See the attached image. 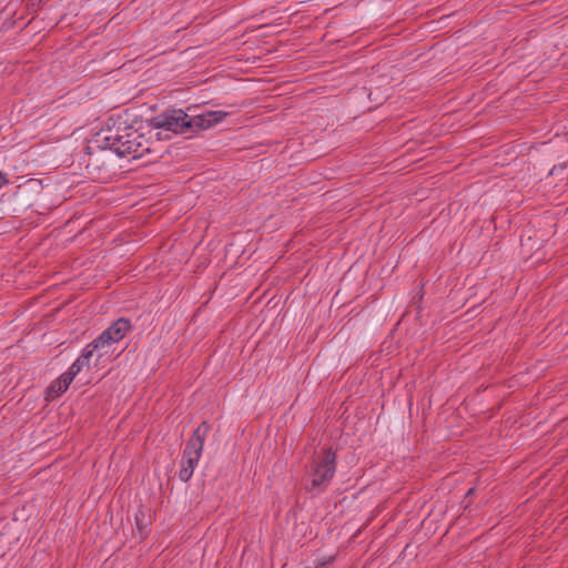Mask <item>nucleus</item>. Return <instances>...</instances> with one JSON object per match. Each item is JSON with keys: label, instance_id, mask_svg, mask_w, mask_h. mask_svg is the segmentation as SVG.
<instances>
[{"label": "nucleus", "instance_id": "2", "mask_svg": "<svg viewBox=\"0 0 568 568\" xmlns=\"http://www.w3.org/2000/svg\"><path fill=\"white\" fill-rule=\"evenodd\" d=\"M209 430L210 425L206 422H202L193 430V434L185 445L182 454L181 469L179 471V478L184 483L189 481L193 476L194 469L202 456L204 442Z\"/></svg>", "mask_w": 568, "mask_h": 568}, {"label": "nucleus", "instance_id": "6", "mask_svg": "<svg viewBox=\"0 0 568 568\" xmlns=\"http://www.w3.org/2000/svg\"><path fill=\"white\" fill-rule=\"evenodd\" d=\"M98 141L101 143V148L103 150L113 151L118 156L124 158L122 154L123 146H121V144L125 143L124 126L103 130L98 134Z\"/></svg>", "mask_w": 568, "mask_h": 568}, {"label": "nucleus", "instance_id": "13", "mask_svg": "<svg viewBox=\"0 0 568 568\" xmlns=\"http://www.w3.org/2000/svg\"><path fill=\"white\" fill-rule=\"evenodd\" d=\"M473 491H474V489H473V488H470V489L468 490L467 495H470Z\"/></svg>", "mask_w": 568, "mask_h": 568}, {"label": "nucleus", "instance_id": "3", "mask_svg": "<svg viewBox=\"0 0 568 568\" xmlns=\"http://www.w3.org/2000/svg\"><path fill=\"white\" fill-rule=\"evenodd\" d=\"M151 124L155 129L174 134L193 133L192 116L181 109L166 110L151 120Z\"/></svg>", "mask_w": 568, "mask_h": 568}, {"label": "nucleus", "instance_id": "12", "mask_svg": "<svg viewBox=\"0 0 568 568\" xmlns=\"http://www.w3.org/2000/svg\"><path fill=\"white\" fill-rule=\"evenodd\" d=\"M98 161H99V158H95L94 161H93V159H91L90 162L88 163V168L91 165H94L95 162H98Z\"/></svg>", "mask_w": 568, "mask_h": 568}, {"label": "nucleus", "instance_id": "7", "mask_svg": "<svg viewBox=\"0 0 568 568\" xmlns=\"http://www.w3.org/2000/svg\"><path fill=\"white\" fill-rule=\"evenodd\" d=\"M231 111H206L201 114L192 116V125L194 132L196 130H205L209 129L220 122H222L227 115H230Z\"/></svg>", "mask_w": 568, "mask_h": 568}, {"label": "nucleus", "instance_id": "1", "mask_svg": "<svg viewBox=\"0 0 568 568\" xmlns=\"http://www.w3.org/2000/svg\"><path fill=\"white\" fill-rule=\"evenodd\" d=\"M337 455L332 448L315 452L305 466L306 490L313 495L324 493L336 474Z\"/></svg>", "mask_w": 568, "mask_h": 568}, {"label": "nucleus", "instance_id": "10", "mask_svg": "<svg viewBox=\"0 0 568 568\" xmlns=\"http://www.w3.org/2000/svg\"><path fill=\"white\" fill-rule=\"evenodd\" d=\"M89 363L83 361L80 356L73 362V364L69 367V369L67 371L69 373V375H72L73 377H75L82 369L83 367H89Z\"/></svg>", "mask_w": 568, "mask_h": 568}, {"label": "nucleus", "instance_id": "4", "mask_svg": "<svg viewBox=\"0 0 568 568\" xmlns=\"http://www.w3.org/2000/svg\"><path fill=\"white\" fill-rule=\"evenodd\" d=\"M124 138L125 143L121 144L124 158L140 159L151 152L152 142L150 139L132 126L124 125Z\"/></svg>", "mask_w": 568, "mask_h": 568}, {"label": "nucleus", "instance_id": "5", "mask_svg": "<svg viewBox=\"0 0 568 568\" xmlns=\"http://www.w3.org/2000/svg\"><path fill=\"white\" fill-rule=\"evenodd\" d=\"M130 329L131 324L129 320L121 317L113 322L93 341L101 349H104L122 341Z\"/></svg>", "mask_w": 568, "mask_h": 568}, {"label": "nucleus", "instance_id": "11", "mask_svg": "<svg viewBox=\"0 0 568 568\" xmlns=\"http://www.w3.org/2000/svg\"><path fill=\"white\" fill-rule=\"evenodd\" d=\"M7 184H9L7 174L0 171V190Z\"/></svg>", "mask_w": 568, "mask_h": 568}, {"label": "nucleus", "instance_id": "8", "mask_svg": "<svg viewBox=\"0 0 568 568\" xmlns=\"http://www.w3.org/2000/svg\"><path fill=\"white\" fill-rule=\"evenodd\" d=\"M74 377L69 375L68 372L63 373L58 379L51 383L47 389V397L54 399L62 395L70 386Z\"/></svg>", "mask_w": 568, "mask_h": 568}, {"label": "nucleus", "instance_id": "9", "mask_svg": "<svg viewBox=\"0 0 568 568\" xmlns=\"http://www.w3.org/2000/svg\"><path fill=\"white\" fill-rule=\"evenodd\" d=\"M99 349H101V348L95 344V342H94V341H92L91 343H89L88 345H85V347L82 349V352H81V354H80V357H81L83 361H85V362H88V363L90 364V361H91V358H92V356H93V353H94L95 351H99Z\"/></svg>", "mask_w": 568, "mask_h": 568}]
</instances>
